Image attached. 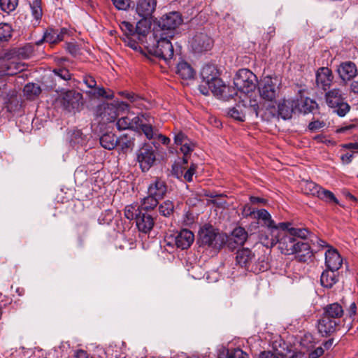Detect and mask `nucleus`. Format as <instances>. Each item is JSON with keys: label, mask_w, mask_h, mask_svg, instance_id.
<instances>
[{"label": "nucleus", "mask_w": 358, "mask_h": 358, "mask_svg": "<svg viewBox=\"0 0 358 358\" xmlns=\"http://www.w3.org/2000/svg\"><path fill=\"white\" fill-rule=\"evenodd\" d=\"M309 234L305 228L290 227L280 229L278 242V249L285 255L297 254L300 262H306L312 256L309 244L300 239H306Z\"/></svg>", "instance_id": "f257e3e1"}, {"label": "nucleus", "mask_w": 358, "mask_h": 358, "mask_svg": "<svg viewBox=\"0 0 358 358\" xmlns=\"http://www.w3.org/2000/svg\"><path fill=\"white\" fill-rule=\"evenodd\" d=\"M344 310L338 303H333L324 308L322 316L318 320L317 329L322 336H330L339 329Z\"/></svg>", "instance_id": "f03ea898"}, {"label": "nucleus", "mask_w": 358, "mask_h": 358, "mask_svg": "<svg viewBox=\"0 0 358 358\" xmlns=\"http://www.w3.org/2000/svg\"><path fill=\"white\" fill-rule=\"evenodd\" d=\"M129 108V104L119 100H115L110 103L103 102L96 106L95 115L103 123L113 122L120 113L128 111Z\"/></svg>", "instance_id": "7ed1b4c3"}, {"label": "nucleus", "mask_w": 358, "mask_h": 358, "mask_svg": "<svg viewBox=\"0 0 358 358\" xmlns=\"http://www.w3.org/2000/svg\"><path fill=\"white\" fill-rule=\"evenodd\" d=\"M227 236L220 233L212 225L205 224L199 231V243L201 246H207L216 250H220L227 243Z\"/></svg>", "instance_id": "20e7f679"}, {"label": "nucleus", "mask_w": 358, "mask_h": 358, "mask_svg": "<svg viewBox=\"0 0 358 358\" xmlns=\"http://www.w3.org/2000/svg\"><path fill=\"white\" fill-rule=\"evenodd\" d=\"M154 37L157 43L148 48L149 52L166 62L171 59L174 50L170 39L173 37H169L166 33H159L158 31H154Z\"/></svg>", "instance_id": "39448f33"}, {"label": "nucleus", "mask_w": 358, "mask_h": 358, "mask_svg": "<svg viewBox=\"0 0 358 358\" xmlns=\"http://www.w3.org/2000/svg\"><path fill=\"white\" fill-rule=\"evenodd\" d=\"M345 94L339 88L328 90L325 93L327 104L340 117H344L350 109V105L345 101Z\"/></svg>", "instance_id": "423d86ee"}, {"label": "nucleus", "mask_w": 358, "mask_h": 358, "mask_svg": "<svg viewBox=\"0 0 358 358\" xmlns=\"http://www.w3.org/2000/svg\"><path fill=\"white\" fill-rule=\"evenodd\" d=\"M234 84L237 90L244 94H248L256 89L257 78L249 69H241L236 73L234 78Z\"/></svg>", "instance_id": "0eeeda50"}, {"label": "nucleus", "mask_w": 358, "mask_h": 358, "mask_svg": "<svg viewBox=\"0 0 358 358\" xmlns=\"http://www.w3.org/2000/svg\"><path fill=\"white\" fill-rule=\"evenodd\" d=\"M59 101L65 110L73 113L80 111L84 105L83 94L74 90L62 92L60 94Z\"/></svg>", "instance_id": "6e6552de"}, {"label": "nucleus", "mask_w": 358, "mask_h": 358, "mask_svg": "<svg viewBox=\"0 0 358 358\" xmlns=\"http://www.w3.org/2000/svg\"><path fill=\"white\" fill-rule=\"evenodd\" d=\"M182 19L178 12H171L163 15L158 22V27L155 31L166 33L169 37H173L174 30L182 23Z\"/></svg>", "instance_id": "1a4fd4ad"}, {"label": "nucleus", "mask_w": 358, "mask_h": 358, "mask_svg": "<svg viewBox=\"0 0 358 358\" xmlns=\"http://www.w3.org/2000/svg\"><path fill=\"white\" fill-rule=\"evenodd\" d=\"M279 80L278 78L266 76L262 80L259 92L262 99L268 101H273L279 93Z\"/></svg>", "instance_id": "9d476101"}, {"label": "nucleus", "mask_w": 358, "mask_h": 358, "mask_svg": "<svg viewBox=\"0 0 358 358\" xmlns=\"http://www.w3.org/2000/svg\"><path fill=\"white\" fill-rule=\"evenodd\" d=\"M83 81L89 89V90L85 91V94L90 99L104 97L111 99L113 98V92H107L103 87L97 85L96 81L93 76L85 75L83 78Z\"/></svg>", "instance_id": "9b49d317"}, {"label": "nucleus", "mask_w": 358, "mask_h": 358, "mask_svg": "<svg viewBox=\"0 0 358 358\" xmlns=\"http://www.w3.org/2000/svg\"><path fill=\"white\" fill-rule=\"evenodd\" d=\"M227 89L229 90V87L224 83L219 76L215 78L213 81H210L209 83L199 85V91L203 95H208L210 91L213 95L220 97L232 96L231 93H226Z\"/></svg>", "instance_id": "f8f14e48"}, {"label": "nucleus", "mask_w": 358, "mask_h": 358, "mask_svg": "<svg viewBox=\"0 0 358 358\" xmlns=\"http://www.w3.org/2000/svg\"><path fill=\"white\" fill-rule=\"evenodd\" d=\"M143 23V22L141 21H139L137 23L136 27V33H134V34L123 38V41L126 45L136 51L141 50V47L138 44H143L144 43L147 34L148 33V27H141Z\"/></svg>", "instance_id": "ddd939ff"}, {"label": "nucleus", "mask_w": 358, "mask_h": 358, "mask_svg": "<svg viewBox=\"0 0 358 358\" xmlns=\"http://www.w3.org/2000/svg\"><path fill=\"white\" fill-rule=\"evenodd\" d=\"M156 160L155 150L151 145H145L137 153V161L143 171H148Z\"/></svg>", "instance_id": "4468645a"}, {"label": "nucleus", "mask_w": 358, "mask_h": 358, "mask_svg": "<svg viewBox=\"0 0 358 358\" xmlns=\"http://www.w3.org/2000/svg\"><path fill=\"white\" fill-rule=\"evenodd\" d=\"M334 76L328 67H320L315 72L316 87L324 92L330 89Z\"/></svg>", "instance_id": "2eb2a0df"}, {"label": "nucleus", "mask_w": 358, "mask_h": 358, "mask_svg": "<svg viewBox=\"0 0 358 358\" xmlns=\"http://www.w3.org/2000/svg\"><path fill=\"white\" fill-rule=\"evenodd\" d=\"M213 39L204 32H197L192 40V48L195 52H202L211 49Z\"/></svg>", "instance_id": "dca6fc26"}, {"label": "nucleus", "mask_w": 358, "mask_h": 358, "mask_svg": "<svg viewBox=\"0 0 358 358\" xmlns=\"http://www.w3.org/2000/svg\"><path fill=\"white\" fill-rule=\"evenodd\" d=\"M157 0H136L135 10L143 20L151 18L157 7Z\"/></svg>", "instance_id": "f3484780"}, {"label": "nucleus", "mask_w": 358, "mask_h": 358, "mask_svg": "<svg viewBox=\"0 0 358 358\" xmlns=\"http://www.w3.org/2000/svg\"><path fill=\"white\" fill-rule=\"evenodd\" d=\"M339 78L346 83L352 80L358 74V69L356 64L352 62H342L337 69Z\"/></svg>", "instance_id": "a211bd4d"}, {"label": "nucleus", "mask_w": 358, "mask_h": 358, "mask_svg": "<svg viewBox=\"0 0 358 358\" xmlns=\"http://www.w3.org/2000/svg\"><path fill=\"white\" fill-rule=\"evenodd\" d=\"M298 99H283L278 106V115L283 120H289L292 118V114L297 110Z\"/></svg>", "instance_id": "6ab92c4d"}, {"label": "nucleus", "mask_w": 358, "mask_h": 358, "mask_svg": "<svg viewBox=\"0 0 358 358\" xmlns=\"http://www.w3.org/2000/svg\"><path fill=\"white\" fill-rule=\"evenodd\" d=\"M255 219L260 220L264 222L267 229H272L275 232L277 228L286 229L287 225H291L289 222H280L276 224L272 219L271 214L266 209H260L257 210Z\"/></svg>", "instance_id": "aec40b11"}, {"label": "nucleus", "mask_w": 358, "mask_h": 358, "mask_svg": "<svg viewBox=\"0 0 358 358\" xmlns=\"http://www.w3.org/2000/svg\"><path fill=\"white\" fill-rule=\"evenodd\" d=\"M194 241V234L188 229H182L174 237V244L177 248L186 250L189 248Z\"/></svg>", "instance_id": "412c9836"}, {"label": "nucleus", "mask_w": 358, "mask_h": 358, "mask_svg": "<svg viewBox=\"0 0 358 358\" xmlns=\"http://www.w3.org/2000/svg\"><path fill=\"white\" fill-rule=\"evenodd\" d=\"M66 34L67 29L65 28L60 29L48 28L44 33L43 38L36 42V44L39 45L43 41L48 42L50 44L57 43L64 40V35Z\"/></svg>", "instance_id": "4be33fe9"}, {"label": "nucleus", "mask_w": 358, "mask_h": 358, "mask_svg": "<svg viewBox=\"0 0 358 358\" xmlns=\"http://www.w3.org/2000/svg\"><path fill=\"white\" fill-rule=\"evenodd\" d=\"M343 263V259L336 249L329 248L325 252V264L328 269L336 271Z\"/></svg>", "instance_id": "5701e85b"}, {"label": "nucleus", "mask_w": 358, "mask_h": 358, "mask_svg": "<svg viewBox=\"0 0 358 358\" xmlns=\"http://www.w3.org/2000/svg\"><path fill=\"white\" fill-rule=\"evenodd\" d=\"M23 70V65L9 59H0V78L3 76H13Z\"/></svg>", "instance_id": "b1692460"}, {"label": "nucleus", "mask_w": 358, "mask_h": 358, "mask_svg": "<svg viewBox=\"0 0 358 358\" xmlns=\"http://www.w3.org/2000/svg\"><path fill=\"white\" fill-rule=\"evenodd\" d=\"M248 238V233L243 227H238L235 228L231 236H227V243L230 248H234L236 246L243 245Z\"/></svg>", "instance_id": "393cba45"}, {"label": "nucleus", "mask_w": 358, "mask_h": 358, "mask_svg": "<svg viewBox=\"0 0 358 358\" xmlns=\"http://www.w3.org/2000/svg\"><path fill=\"white\" fill-rule=\"evenodd\" d=\"M138 229L144 234L149 233L154 227L155 221L153 217L147 213L139 211L136 220Z\"/></svg>", "instance_id": "a878e982"}, {"label": "nucleus", "mask_w": 358, "mask_h": 358, "mask_svg": "<svg viewBox=\"0 0 358 358\" xmlns=\"http://www.w3.org/2000/svg\"><path fill=\"white\" fill-rule=\"evenodd\" d=\"M141 124V117L140 115L130 118L129 116L122 117L118 119L117 127L119 130L131 129L139 131V126Z\"/></svg>", "instance_id": "bb28decb"}, {"label": "nucleus", "mask_w": 358, "mask_h": 358, "mask_svg": "<svg viewBox=\"0 0 358 358\" xmlns=\"http://www.w3.org/2000/svg\"><path fill=\"white\" fill-rule=\"evenodd\" d=\"M255 258L254 254L248 248H243L238 250L236 257V264L249 270L250 265Z\"/></svg>", "instance_id": "cd10ccee"}, {"label": "nucleus", "mask_w": 358, "mask_h": 358, "mask_svg": "<svg viewBox=\"0 0 358 358\" xmlns=\"http://www.w3.org/2000/svg\"><path fill=\"white\" fill-rule=\"evenodd\" d=\"M167 191V187L164 181L161 179H156L152 182L148 189V193L150 195L156 196L157 199H162Z\"/></svg>", "instance_id": "c85d7f7f"}, {"label": "nucleus", "mask_w": 358, "mask_h": 358, "mask_svg": "<svg viewBox=\"0 0 358 358\" xmlns=\"http://www.w3.org/2000/svg\"><path fill=\"white\" fill-rule=\"evenodd\" d=\"M280 228H277L276 231L272 229H267V231H262L259 234V240L262 244L266 248H272L278 242V236Z\"/></svg>", "instance_id": "c756f323"}, {"label": "nucleus", "mask_w": 358, "mask_h": 358, "mask_svg": "<svg viewBox=\"0 0 358 358\" xmlns=\"http://www.w3.org/2000/svg\"><path fill=\"white\" fill-rule=\"evenodd\" d=\"M218 76L219 72L215 65L206 64L201 69V77L202 79V84L213 81V80Z\"/></svg>", "instance_id": "7c9ffc66"}, {"label": "nucleus", "mask_w": 358, "mask_h": 358, "mask_svg": "<svg viewBox=\"0 0 358 358\" xmlns=\"http://www.w3.org/2000/svg\"><path fill=\"white\" fill-rule=\"evenodd\" d=\"M29 3L31 8V15L34 18L33 25L36 27L40 24L43 16L41 0L29 1Z\"/></svg>", "instance_id": "2f4dec72"}, {"label": "nucleus", "mask_w": 358, "mask_h": 358, "mask_svg": "<svg viewBox=\"0 0 358 358\" xmlns=\"http://www.w3.org/2000/svg\"><path fill=\"white\" fill-rule=\"evenodd\" d=\"M140 117H141V124L139 126V130H141L143 132L147 138H153L155 133L153 127L150 123V120L151 118L150 115L148 113H142Z\"/></svg>", "instance_id": "473e14b6"}, {"label": "nucleus", "mask_w": 358, "mask_h": 358, "mask_svg": "<svg viewBox=\"0 0 358 358\" xmlns=\"http://www.w3.org/2000/svg\"><path fill=\"white\" fill-rule=\"evenodd\" d=\"M338 281V276L336 271L329 269L322 272L320 277V283L322 286L326 288H331Z\"/></svg>", "instance_id": "72a5a7b5"}, {"label": "nucleus", "mask_w": 358, "mask_h": 358, "mask_svg": "<svg viewBox=\"0 0 358 358\" xmlns=\"http://www.w3.org/2000/svg\"><path fill=\"white\" fill-rule=\"evenodd\" d=\"M101 145L107 150L114 149L118 143L117 138L113 133H106L99 139Z\"/></svg>", "instance_id": "f704fd0d"}, {"label": "nucleus", "mask_w": 358, "mask_h": 358, "mask_svg": "<svg viewBox=\"0 0 358 358\" xmlns=\"http://www.w3.org/2000/svg\"><path fill=\"white\" fill-rule=\"evenodd\" d=\"M177 73L182 79L189 80L194 77V71L192 67L186 62L182 61L177 66Z\"/></svg>", "instance_id": "c9c22d12"}, {"label": "nucleus", "mask_w": 358, "mask_h": 358, "mask_svg": "<svg viewBox=\"0 0 358 358\" xmlns=\"http://www.w3.org/2000/svg\"><path fill=\"white\" fill-rule=\"evenodd\" d=\"M300 103L298 101L297 110L303 113L312 112L316 107L317 103L313 99L301 96Z\"/></svg>", "instance_id": "e433bc0d"}, {"label": "nucleus", "mask_w": 358, "mask_h": 358, "mask_svg": "<svg viewBox=\"0 0 358 358\" xmlns=\"http://www.w3.org/2000/svg\"><path fill=\"white\" fill-rule=\"evenodd\" d=\"M23 92L28 99H34L40 94L41 90L37 84L28 83L24 87Z\"/></svg>", "instance_id": "4c0bfd02"}, {"label": "nucleus", "mask_w": 358, "mask_h": 358, "mask_svg": "<svg viewBox=\"0 0 358 358\" xmlns=\"http://www.w3.org/2000/svg\"><path fill=\"white\" fill-rule=\"evenodd\" d=\"M120 94L122 96H124L128 100L133 103V106L139 109H143L144 106V99L140 97L139 96L129 92H121Z\"/></svg>", "instance_id": "58836bf2"}, {"label": "nucleus", "mask_w": 358, "mask_h": 358, "mask_svg": "<svg viewBox=\"0 0 358 358\" xmlns=\"http://www.w3.org/2000/svg\"><path fill=\"white\" fill-rule=\"evenodd\" d=\"M117 145L124 153L127 152L129 150H131L134 145V140L127 135L117 138Z\"/></svg>", "instance_id": "ea45409f"}, {"label": "nucleus", "mask_w": 358, "mask_h": 358, "mask_svg": "<svg viewBox=\"0 0 358 358\" xmlns=\"http://www.w3.org/2000/svg\"><path fill=\"white\" fill-rule=\"evenodd\" d=\"M302 189L306 194L317 196L321 187L312 181H305L302 184Z\"/></svg>", "instance_id": "a19ab883"}, {"label": "nucleus", "mask_w": 358, "mask_h": 358, "mask_svg": "<svg viewBox=\"0 0 358 358\" xmlns=\"http://www.w3.org/2000/svg\"><path fill=\"white\" fill-rule=\"evenodd\" d=\"M159 199H157L156 196L150 195V194H148V196L143 199L141 203V210H149L154 209L157 206Z\"/></svg>", "instance_id": "79ce46f5"}, {"label": "nucleus", "mask_w": 358, "mask_h": 358, "mask_svg": "<svg viewBox=\"0 0 358 358\" xmlns=\"http://www.w3.org/2000/svg\"><path fill=\"white\" fill-rule=\"evenodd\" d=\"M317 197L326 202L338 203V201L334 196V193L329 190L322 188V187L317 194Z\"/></svg>", "instance_id": "37998d69"}, {"label": "nucleus", "mask_w": 358, "mask_h": 358, "mask_svg": "<svg viewBox=\"0 0 358 358\" xmlns=\"http://www.w3.org/2000/svg\"><path fill=\"white\" fill-rule=\"evenodd\" d=\"M159 210L161 215L169 217L173 214L174 210L173 203L170 200L164 201L159 207Z\"/></svg>", "instance_id": "c03bdc74"}, {"label": "nucleus", "mask_w": 358, "mask_h": 358, "mask_svg": "<svg viewBox=\"0 0 358 358\" xmlns=\"http://www.w3.org/2000/svg\"><path fill=\"white\" fill-rule=\"evenodd\" d=\"M228 115L236 120L243 122L245 120V113L242 107L237 105L229 110Z\"/></svg>", "instance_id": "a18cd8bd"}, {"label": "nucleus", "mask_w": 358, "mask_h": 358, "mask_svg": "<svg viewBox=\"0 0 358 358\" xmlns=\"http://www.w3.org/2000/svg\"><path fill=\"white\" fill-rule=\"evenodd\" d=\"M18 5V0H0L1 9L7 13L15 10Z\"/></svg>", "instance_id": "49530a36"}, {"label": "nucleus", "mask_w": 358, "mask_h": 358, "mask_svg": "<svg viewBox=\"0 0 358 358\" xmlns=\"http://www.w3.org/2000/svg\"><path fill=\"white\" fill-rule=\"evenodd\" d=\"M70 142L73 145H83L85 143V136L80 130H74L71 134Z\"/></svg>", "instance_id": "de8ad7c7"}, {"label": "nucleus", "mask_w": 358, "mask_h": 358, "mask_svg": "<svg viewBox=\"0 0 358 358\" xmlns=\"http://www.w3.org/2000/svg\"><path fill=\"white\" fill-rule=\"evenodd\" d=\"M12 27L8 23H0V41H7L12 36Z\"/></svg>", "instance_id": "09e8293b"}, {"label": "nucleus", "mask_w": 358, "mask_h": 358, "mask_svg": "<svg viewBox=\"0 0 358 358\" xmlns=\"http://www.w3.org/2000/svg\"><path fill=\"white\" fill-rule=\"evenodd\" d=\"M139 211H142L139 207L133 205L127 206L124 209V216L129 220L134 219L136 220V216L138 215Z\"/></svg>", "instance_id": "8fccbe9b"}, {"label": "nucleus", "mask_w": 358, "mask_h": 358, "mask_svg": "<svg viewBox=\"0 0 358 358\" xmlns=\"http://www.w3.org/2000/svg\"><path fill=\"white\" fill-rule=\"evenodd\" d=\"M227 358H249V355L240 348L227 350Z\"/></svg>", "instance_id": "3c124183"}, {"label": "nucleus", "mask_w": 358, "mask_h": 358, "mask_svg": "<svg viewBox=\"0 0 358 358\" xmlns=\"http://www.w3.org/2000/svg\"><path fill=\"white\" fill-rule=\"evenodd\" d=\"M34 50V45L31 44H27L22 48H19L18 50V55L22 57V59H27L30 57Z\"/></svg>", "instance_id": "603ef678"}, {"label": "nucleus", "mask_w": 358, "mask_h": 358, "mask_svg": "<svg viewBox=\"0 0 358 358\" xmlns=\"http://www.w3.org/2000/svg\"><path fill=\"white\" fill-rule=\"evenodd\" d=\"M121 30L123 31L124 37L132 36L136 33L133 24L129 22L123 21L120 24Z\"/></svg>", "instance_id": "864d4df0"}, {"label": "nucleus", "mask_w": 358, "mask_h": 358, "mask_svg": "<svg viewBox=\"0 0 358 358\" xmlns=\"http://www.w3.org/2000/svg\"><path fill=\"white\" fill-rule=\"evenodd\" d=\"M52 72L54 74L64 80H69L71 78V74L66 68H56Z\"/></svg>", "instance_id": "5fc2aeb1"}, {"label": "nucleus", "mask_w": 358, "mask_h": 358, "mask_svg": "<svg viewBox=\"0 0 358 358\" xmlns=\"http://www.w3.org/2000/svg\"><path fill=\"white\" fill-rule=\"evenodd\" d=\"M117 10H126L130 7L131 0H111Z\"/></svg>", "instance_id": "6e6d98bb"}, {"label": "nucleus", "mask_w": 358, "mask_h": 358, "mask_svg": "<svg viewBox=\"0 0 358 358\" xmlns=\"http://www.w3.org/2000/svg\"><path fill=\"white\" fill-rule=\"evenodd\" d=\"M197 166L195 164H192L190 167L185 171L183 175L185 180L187 182H192L193 180V176L196 172Z\"/></svg>", "instance_id": "4d7b16f0"}, {"label": "nucleus", "mask_w": 358, "mask_h": 358, "mask_svg": "<svg viewBox=\"0 0 358 358\" xmlns=\"http://www.w3.org/2000/svg\"><path fill=\"white\" fill-rule=\"evenodd\" d=\"M180 150L183 153L185 156H187L188 154L192 152L194 148V144L192 143L190 141L180 145Z\"/></svg>", "instance_id": "13d9d810"}, {"label": "nucleus", "mask_w": 358, "mask_h": 358, "mask_svg": "<svg viewBox=\"0 0 358 358\" xmlns=\"http://www.w3.org/2000/svg\"><path fill=\"white\" fill-rule=\"evenodd\" d=\"M257 210L255 208H252L249 204H245L243 208L242 214L243 217H252L255 218V215H257Z\"/></svg>", "instance_id": "bf43d9fd"}, {"label": "nucleus", "mask_w": 358, "mask_h": 358, "mask_svg": "<svg viewBox=\"0 0 358 358\" xmlns=\"http://www.w3.org/2000/svg\"><path fill=\"white\" fill-rule=\"evenodd\" d=\"M189 141L187 136L182 132H178L174 137L175 143L177 145H181Z\"/></svg>", "instance_id": "052dcab7"}, {"label": "nucleus", "mask_w": 358, "mask_h": 358, "mask_svg": "<svg viewBox=\"0 0 358 358\" xmlns=\"http://www.w3.org/2000/svg\"><path fill=\"white\" fill-rule=\"evenodd\" d=\"M357 313V306L355 302L352 303L349 307V308L347 310L346 315L347 317H349L350 319L354 320V316Z\"/></svg>", "instance_id": "680f3d73"}, {"label": "nucleus", "mask_w": 358, "mask_h": 358, "mask_svg": "<svg viewBox=\"0 0 358 358\" xmlns=\"http://www.w3.org/2000/svg\"><path fill=\"white\" fill-rule=\"evenodd\" d=\"M250 110L252 113H255L256 116H258L259 106L256 100H250Z\"/></svg>", "instance_id": "e2e57ef3"}, {"label": "nucleus", "mask_w": 358, "mask_h": 358, "mask_svg": "<svg viewBox=\"0 0 358 358\" xmlns=\"http://www.w3.org/2000/svg\"><path fill=\"white\" fill-rule=\"evenodd\" d=\"M324 353V350L322 347H318L309 354L310 358H318Z\"/></svg>", "instance_id": "0e129e2a"}, {"label": "nucleus", "mask_w": 358, "mask_h": 358, "mask_svg": "<svg viewBox=\"0 0 358 358\" xmlns=\"http://www.w3.org/2000/svg\"><path fill=\"white\" fill-rule=\"evenodd\" d=\"M258 358H279V357L271 351H264L260 353Z\"/></svg>", "instance_id": "69168bd1"}, {"label": "nucleus", "mask_w": 358, "mask_h": 358, "mask_svg": "<svg viewBox=\"0 0 358 358\" xmlns=\"http://www.w3.org/2000/svg\"><path fill=\"white\" fill-rule=\"evenodd\" d=\"M323 126H324L323 122H321L320 121H314V122H311L309 123L308 128L310 130L313 131V130L319 129L322 128Z\"/></svg>", "instance_id": "338daca9"}, {"label": "nucleus", "mask_w": 358, "mask_h": 358, "mask_svg": "<svg viewBox=\"0 0 358 358\" xmlns=\"http://www.w3.org/2000/svg\"><path fill=\"white\" fill-rule=\"evenodd\" d=\"M355 153V152L353 151L352 153H346L343 155L341 157L342 162L345 164L350 163L352 162Z\"/></svg>", "instance_id": "774afa93"}]
</instances>
